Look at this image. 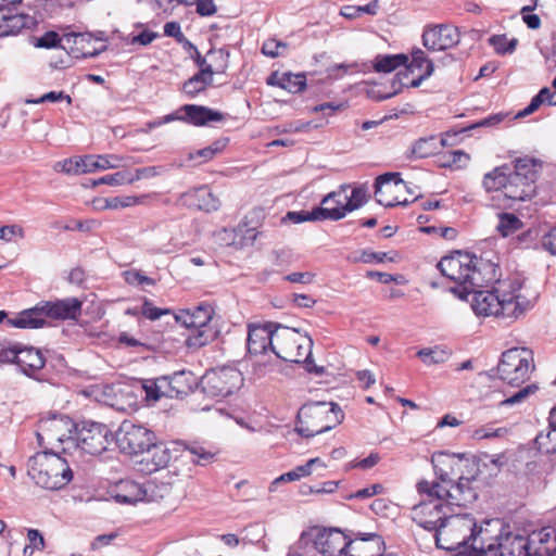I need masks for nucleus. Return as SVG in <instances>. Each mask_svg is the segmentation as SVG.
Listing matches in <instances>:
<instances>
[{
    "label": "nucleus",
    "mask_w": 556,
    "mask_h": 556,
    "mask_svg": "<svg viewBox=\"0 0 556 556\" xmlns=\"http://www.w3.org/2000/svg\"><path fill=\"white\" fill-rule=\"evenodd\" d=\"M438 462L451 466L452 473L458 476V482L448 472H440V481L422 480L417 483V491L421 497L420 502L412 507L410 517L414 522L428 531L438 532V528L453 510V506H466L477 497L476 492L469 486L475 475L464 476V469L480 471V467L493 465L496 469V459L485 457L484 459L468 458L460 455L440 454Z\"/></svg>",
    "instance_id": "f257e3e1"
},
{
    "label": "nucleus",
    "mask_w": 556,
    "mask_h": 556,
    "mask_svg": "<svg viewBox=\"0 0 556 556\" xmlns=\"http://www.w3.org/2000/svg\"><path fill=\"white\" fill-rule=\"evenodd\" d=\"M458 298L470 301L477 316H494L509 323L517 320L532 308L534 298H529L522 282L517 279L497 281L492 290L459 292Z\"/></svg>",
    "instance_id": "f03ea898"
},
{
    "label": "nucleus",
    "mask_w": 556,
    "mask_h": 556,
    "mask_svg": "<svg viewBox=\"0 0 556 556\" xmlns=\"http://www.w3.org/2000/svg\"><path fill=\"white\" fill-rule=\"evenodd\" d=\"M539 164L534 159L520 157L515 161L514 170L505 164L484 174L482 187L486 192H496L493 205L511 207L517 201L531 199L535 193Z\"/></svg>",
    "instance_id": "7ed1b4c3"
},
{
    "label": "nucleus",
    "mask_w": 556,
    "mask_h": 556,
    "mask_svg": "<svg viewBox=\"0 0 556 556\" xmlns=\"http://www.w3.org/2000/svg\"><path fill=\"white\" fill-rule=\"evenodd\" d=\"M438 268L444 277L462 287V290L451 289L457 296L459 292L482 288L495 278L494 264L459 251L441 258Z\"/></svg>",
    "instance_id": "20e7f679"
},
{
    "label": "nucleus",
    "mask_w": 556,
    "mask_h": 556,
    "mask_svg": "<svg viewBox=\"0 0 556 556\" xmlns=\"http://www.w3.org/2000/svg\"><path fill=\"white\" fill-rule=\"evenodd\" d=\"M27 475L40 488L54 491L66 486L73 479V471L60 455L40 452L28 459Z\"/></svg>",
    "instance_id": "39448f33"
},
{
    "label": "nucleus",
    "mask_w": 556,
    "mask_h": 556,
    "mask_svg": "<svg viewBox=\"0 0 556 556\" xmlns=\"http://www.w3.org/2000/svg\"><path fill=\"white\" fill-rule=\"evenodd\" d=\"M475 529V518L469 514L447 515L438 532L434 534L438 547L454 551L455 556H460L466 547H469L472 531Z\"/></svg>",
    "instance_id": "423d86ee"
},
{
    "label": "nucleus",
    "mask_w": 556,
    "mask_h": 556,
    "mask_svg": "<svg viewBox=\"0 0 556 556\" xmlns=\"http://www.w3.org/2000/svg\"><path fill=\"white\" fill-rule=\"evenodd\" d=\"M313 349L311 338H303L302 334L289 327L276 326L274 334L273 353L285 362L306 363V370L313 372V365L309 362Z\"/></svg>",
    "instance_id": "0eeeda50"
},
{
    "label": "nucleus",
    "mask_w": 556,
    "mask_h": 556,
    "mask_svg": "<svg viewBox=\"0 0 556 556\" xmlns=\"http://www.w3.org/2000/svg\"><path fill=\"white\" fill-rule=\"evenodd\" d=\"M367 200L366 190L341 186L338 190L327 194L319 207H315V220H339L348 213L359 208Z\"/></svg>",
    "instance_id": "6e6552de"
},
{
    "label": "nucleus",
    "mask_w": 556,
    "mask_h": 556,
    "mask_svg": "<svg viewBox=\"0 0 556 556\" xmlns=\"http://www.w3.org/2000/svg\"><path fill=\"white\" fill-rule=\"evenodd\" d=\"M214 315V308L208 303H200L193 308L182 309L175 315L177 323L181 324L192 333L186 339L190 349H199L206 345L212 339V331L208 327Z\"/></svg>",
    "instance_id": "1a4fd4ad"
},
{
    "label": "nucleus",
    "mask_w": 556,
    "mask_h": 556,
    "mask_svg": "<svg viewBox=\"0 0 556 556\" xmlns=\"http://www.w3.org/2000/svg\"><path fill=\"white\" fill-rule=\"evenodd\" d=\"M534 370L532 352L525 348H513L502 354L497 365L498 378L511 387H520Z\"/></svg>",
    "instance_id": "9d476101"
},
{
    "label": "nucleus",
    "mask_w": 556,
    "mask_h": 556,
    "mask_svg": "<svg viewBox=\"0 0 556 556\" xmlns=\"http://www.w3.org/2000/svg\"><path fill=\"white\" fill-rule=\"evenodd\" d=\"M504 526L500 519H490L477 525L470 539L469 547L460 552V556H493L497 548Z\"/></svg>",
    "instance_id": "9b49d317"
},
{
    "label": "nucleus",
    "mask_w": 556,
    "mask_h": 556,
    "mask_svg": "<svg viewBox=\"0 0 556 556\" xmlns=\"http://www.w3.org/2000/svg\"><path fill=\"white\" fill-rule=\"evenodd\" d=\"M241 371L233 367H222L208 370L202 378L203 392L210 396H228L243 384Z\"/></svg>",
    "instance_id": "f8f14e48"
},
{
    "label": "nucleus",
    "mask_w": 556,
    "mask_h": 556,
    "mask_svg": "<svg viewBox=\"0 0 556 556\" xmlns=\"http://www.w3.org/2000/svg\"><path fill=\"white\" fill-rule=\"evenodd\" d=\"M122 160L115 154L74 156L55 163L54 170L68 175L90 174L97 170L118 168Z\"/></svg>",
    "instance_id": "ddd939ff"
},
{
    "label": "nucleus",
    "mask_w": 556,
    "mask_h": 556,
    "mask_svg": "<svg viewBox=\"0 0 556 556\" xmlns=\"http://www.w3.org/2000/svg\"><path fill=\"white\" fill-rule=\"evenodd\" d=\"M115 440L122 452L129 455L143 454L153 444L155 435L146 427L125 420L116 431Z\"/></svg>",
    "instance_id": "4468645a"
},
{
    "label": "nucleus",
    "mask_w": 556,
    "mask_h": 556,
    "mask_svg": "<svg viewBox=\"0 0 556 556\" xmlns=\"http://www.w3.org/2000/svg\"><path fill=\"white\" fill-rule=\"evenodd\" d=\"M76 429V425L70 417L53 415L40 421L37 431L38 443L43 445L45 441H47L48 444H53L54 442L74 444Z\"/></svg>",
    "instance_id": "2eb2a0df"
},
{
    "label": "nucleus",
    "mask_w": 556,
    "mask_h": 556,
    "mask_svg": "<svg viewBox=\"0 0 556 556\" xmlns=\"http://www.w3.org/2000/svg\"><path fill=\"white\" fill-rule=\"evenodd\" d=\"M109 442V431L102 424L85 422L75 431L74 445L90 455L104 452Z\"/></svg>",
    "instance_id": "dca6fc26"
},
{
    "label": "nucleus",
    "mask_w": 556,
    "mask_h": 556,
    "mask_svg": "<svg viewBox=\"0 0 556 556\" xmlns=\"http://www.w3.org/2000/svg\"><path fill=\"white\" fill-rule=\"evenodd\" d=\"M62 48L76 59L94 58L106 50L101 38L90 33H70L63 36Z\"/></svg>",
    "instance_id": "f3484780"
},
{
    "label": "nucleus",
    "mask_w": 556,
    "mask_h": 556,
    "mask_svg": "<svg viewBox=\"0 0 556 556\" xmlns=\"http://www.w3.org/2000/svg\"><path fill=\"white\" fill-rule=\"evenodd\" d=\"M348 536L339 528L315 526V551L320 556H342Z\"/></svg>",
    "instance_id": "a211bd4d"
},
{
    "label": "nucleus",
    "mask_w": 556,
    "mask_h": 556,
    "mask_svg": "<svg viewBox=\"0 0 556 556\" xmlns=\"http://www.w3.org/2000/svg\"><path fill=\"white\" fill-rule=\"evenodd\" d=\"M405 182L399 177V174L388 173L380 175L376 179L375 195L379 204L391 207L395 205H407L408 201L391 198L394 193L404 189Z\"/></svg>",
    "instance_id": "6ab92c4d"
},
{
    "label": "nucleus",
    "mask_w": 556,
    "mask_h": 556,
    "mask_svg": "<svg viewBox=\"0 0 556 556\" xmlns=\"http://www.w3.org/2000/svg\"><path fill=\"white\" fill-rule=\"evenodd\" d=\"M181 111L185 112L184 117L169 114L159 122L151 123L150 127L161 126L162 124L174 119H181L194 126H204L208 123L222 122L224 119L223 113L203 105L186 104L181 108Z\"/></svg>",
    "instance_id": "aec40b11"
},
{
    "label": "nucleus",
    "mask_w": 556,
    "mask_h": 556,
    "mask_svg": "<svg viewBox=\"0 0 556 556\" xmlns=\"http://www.w3.org/2000/svg\"><path fill=\"white\" fill-rule=\"evenodd\" d=\"M460 41L458 29L452 25H437L427 28L422 35L424 46L428 50L441 51L453 48Z\"/></svg>",
    "instance_id": "412c9836"
},
{
    "label": "nucleus",
    "mask_w": 556,
    "mask_h": 556,
    "mask_svg": "<svg viewBox=\"0 0 556 556\" xmlns=\"http://www.w3.org/2000/svg\"><path fill=\"white\" fill-rule=\"evenodd\" d=\"M276 326L274 324L249 326L247 346L250 355L266 354L268 350L273 352Z\"/></svg>",
    "instance_id": "4be33fe9"
},
{
    "label": "nucleus",
    "mask_w": 556,
    "mask_h": 556,
    "mask_svg": "<svg viewBox=\"0 0 556 556\" xmlns=\"http://www.w3.org/2000/svg\"><path fill=\"white\" fill-rule=\"evenodd\" d=\"M344 419V413L334 402L315 401V434L336 428Z\"/></svg>",
    "instance_id": "5701e85b"
},
{
    "label": "nucleus",
    "mask_w": 556,
    "mask_h": 556,
    "mask_svg": "<svg viewBox=\"0 0 556 556\" xmlns=\"http://www.w3.org/2000/svg\"><path fill=\"white\" fill-rule=\"evenodd\" d=\"M150 250L155 254H170L177 252L170 220H163L151 228L149 238Z\"/></svg>",
    "instance_id": "b1692460"
},
{
    "label": "nucleus",
    "mask_w": 556,
    "mask_h": 556,
    "mask_svg": "<svg viewBox=\"0 0 556 556\" xmlns=\"http://www.w3.org/2000/svg\"><path fill=\"white\" fill-rule=\"evenodd\" d=\"M180 202L186 206L205 212L217 211L220 206L219 199L215 197L206 186L194 188L182 193L180 195Z\"/></svg>",
    "instance_id": "393cba45"
},
{
    "label": "nucleus",
    "mask_w": 556,
    "mask_h": 556,
    "mask_svg": "<svg viewBox=\"0 0 556 556\" xmlns=\"http://www.w3.org/2000/svg\"><path fill=\"white\" fill-rule=\"evenodd\" d=\"M532 556H556V528L544 527L529 536Z\"/></svg>",
    "instance_id": "a878e982"
},
{
    "label": "nucleus",
    "mask_w": 556,
    "mask_h": 556,
    "mask_svg": "<svg viewBox=\"0 0 556 556\" xmlns=\"http://www.w3.org/2000/svg\"><path fill=\"white\" fill-rule=\"evenodd\" d=\"M382 541L377 534L356 536L346 540L343 556H378L381 552Z\"/></svg>",
    "instance_id": "bb28decb"
},
{
    "label": "nucleus",
    "mask_w": 556,
    "mask_h": 556,
    "mask_svg": "<svg viewBox=\"0 0 556 556\" xmlns=\"http://www.w3.org/2000/svg\"><path fill=\"white\" fill-rule=\"evenodd\" d=\"M493 556H532L528 536L504 532Z\"/></svg>",
    "instance_id": "cd10ccee"
},
{
    "label": "nucleus",
    "mask_w": 556,
    "mask_h": 556,
    "mask_svg": "<svg viewBox=\"0 0 556 556\" xmlns=\"http://www.w3.org/2000/svg\"><path fill=\"white\" fill-rule=\"evenodd\" d=\"M46 318L77 319L81 312V302L76 298H67L55 302H41Z\"/></svg>",
    "instance_id": "c85d7f7f"
},
{
    "label": "nucleus",
    "mask_w": 556,
    "mask_h": 556,
    "mask_svg": "<svg viewBox=\"0 0 556 556\" xmlns=\"http://www.w3.org/2000/svg\"><path fill=\"white\" fill-rule=\"evenodd\" d=\"M166 379L165 396L182 397L192 392L197 386V377L187 370L174 372L172 376H164Z\"/></svg>",
    "instance_id": "c756f323"
},
{
    "label": "nucleus",
    "mask_w": 556,
    "mask_h": 556,
    "mask_svg": "<svg viewBox=\"0 0 556 556\" xmlns=\"http://www.w3.org/2000/svg\"><path fill=\"white\" fill-rule=\"evenodd\" d=\"M433 63L429 60L426 53L421 49H416L412 52V61L409 66L405 70L404 73H399L397 77L400 79L401 85H405L401 76L407 77V72L414 73L415 70L424 71L418 77L414 78L407 86L417 88L421 85V83L430 77L433 73Z\"/></svg>",
    "instance_id": "7c9ffc66"
},
{
    "label": "nucleus",
    "mask_w": 556,
    "mask_h": 556,
    "mask_svg": "<svg viewBox=\"0 0 556 556\" xmlns=\"http://www.w3.org/2000/svg\"><path fill=\"white\" fill-rule=\"evenodd\" d=\"M177 251L193 244L199 237L198 224L193 219H172Z\"/></svg>",
    "instance_id": "2f4dec72"
},
{
    "label": "nucleus",
    "mask_w": 556,
    "mask_h": 556,
    "mask_svg": "<svg viewBox=\"0 0 556 556\" xmlns=\"http://www.w3.org/2000/svg\"><path fill=\"white\" fill-rule=\"evenodd\" d=\"M8 325L21 329H36L46 325V315L42 303H38L35 307L24 309L15 317L8 319Z\"/></svg>",
    "instance_id": "473e14b6"
},
{
    "label": "nucleus",
    "mask_w": 556,
    "mask_h": 556,
    "mask_svg": "<svg viewBox=\"0 0 556 556\" xmlns=\"http://www.w3.org/2000/svg\"><path fill=\"white\" fill-rule=\"evenodd\" d=\"M142 455L141 464H144L147 472H153L166 467L172 459V454L166 445L156 443L155 440H153L151 447L146 450Z\"/></svg>",
    "instance_id": "72a5a7b5"
},
{
    "label": "nucleus",
    "mask_w": 556,
    "mask_h": 556,
    "mask_svg": "<svg viewBox=\"0 0 556 556\" xmlns=\"http://www.w3.org/2000/svg\"><path fill=\"white\" fill-rule=\"evenodd\" d=\"M226 68V63L219 64L216 70H211L208 66L205 67L204 71H200L184 84V92L188 97L194 98L200 92L204 91L206 87L213 83V75L215 73H224Z\"/></svg>",
    "instance_id": "f704fd0d"
},
{
    "label": "nucleus",
    "mask_w": 556,
    "mask_h": 556,
    "mask_svg": "<svg viewBox=\"0 0 556 556\" xmlns=\"http://www.w3.org/2000/svg\"><path fill=\"white\" fill-rule=\"evenodd\" d=\"M267 84L279 86L292 93H298L305 88L306 77L304 74L283 73L279 75L278 73H274L268 77Z\"/></svg>",
    "instance_id": "c9c22d12"
},
{
    "label": "nucleus",
    "mask_w": 556,
    "mask_h": 556,
    "mask_svg": "<svg viewBox=\"0 0 556 556\" xmlns=\"http://www.w3.org/2000/svg\"><path fill=\"white\" fill-rule=\"evenodd\" d=\"M45 363L46 361L39 350L34 348L20 349L17 366L25 375L31 376L41 369Z\"/></svg>",
    "instance_id": "e433bc0d"
},
{
    "label": "nucleus",
    "mask_w": 556,
    "mask_h": 556,
    "mask_svg": "<svg viewBox=\"0 0 556 556\" xmlns=\"http://www.w3.org/2000/svg\"><path fill=\"white\" fill-rule=\"evenodd\" d=\"M30 18L24 14L7 15L0 11V38L18 34L28 27Z\"/></svg>",
    "instance_id": "4c0bfd02"
},
{
    "label": "nucleus",
    "mask_w": 556,
    "mask_h": 556,
    "mask_svg": "<svg viewBox=\"0 0 556 556\" xmlns=\"http://www.w3.org/2000/svg\"><path fill=\"white\" fill-rule=\"evenodd\" d=\"M346 108L345 103L326 102L315 105V128L326 127L331 118Z\"/></svg>",
    "instance_id": "58836bf2"
},
{
    "label": "nucleus",
    "mask_w": 556,
    "mask_h": 556,
    "mask_svg": "<svg viewBox=\"0 0 556 556\" xmlns=\"http://www.w3.org/2000/svg\"><path fill=\"white\" fill-rule=\"evenodd\" d=\"M408 58L405 54L378 55L375 60V71L390 73L402 65H406Z\"/></svg>",
    "instance_id": "ea45409f"
},
{
    "label": "nucleus",
    "mask_w": 556,
    "mask_h": 556,
    "mask_svg": "<svg viewBox=\"0 0 556 556\" xmlns=\"http://www.w3.org/2000/svg\"><path fill=\"white\" fill-rule=\"evenodd\" d=\"M522 226V222L516 215L510 213L498 214V223L496 225V230L503 237L514 235L516 231L521 229Z\"/></svg>",
    "instance_id": "a19ab883"
},
{
    "label": "nucleus",
    "mask_w": 556,
    "mask_h": 556,
    "mask_svg": "<svg viewBox=\"0 0 556 556\" xmlns=\"http://www.w3.org/2000/svg\"><path fill=\"white\" fill-rule=\"evenodd\" d=\"M538 386L534 383L527 384L510 395H506L504 400L500 402L501 407H511L520 405L526 402L529 396L533 395L538 391Z\"/></svg>",
    "instance_id": "79ce46f5"
},
{
    "label": "nucleus",
    "mask_w": 556,
    "mask_h": 556,
    "mask_svg": "<svg viewBox=\"0 0 556 556\" xmlns=\"http://www.w3.org/2000/svg\"><path fill=\"white\" fill-rule=\"evenodd\" d=\"M417 355L426 365H433L446 362L450 354L445 349L434 346L431 349H421L418 351Z\"/></svg>",
    "instance_id": "37998d69"
},
{
    "label": "nucleus",
    "mask_w": 556,
    "mask_h": 556,
    "mask_svg": "<svg viewBox=\"0 0 556 556\" xmlns=\"http://www.w3.org/2000/svg\"><path fill=\"white\" fill-rule=\"evenodd\" d=\"M438 143L435 137L420 138L412 147V154L415 157H428L435 153Z\"/></svg>",
    "instance_id": "c03bdc74"
},
{
    "label": "nucleus",
    "mask_w": 556,
    "mask_h": 556,
    "mask_svg": "<svg viewBox=\"0 0 556 556\" xmlns=\"http://www.w3.org/2000/svg\"><path fill=\"white\" fill-rule=\"evenodd\" d=\"M538 448L546 454L556 453V429L547 428L535 438Z\"/></svg>",
    "instance_id": "a18cd8bd"
},
{
    "label": "nucleus",
    "mask_w": 556,
    "mask_h": 556,
    "mask_svg": "<svg viewBox=\"0 0 556 556\" xmlns=\"http://www.w3.org/2000/svg\"><path fill=\"white\" fill-rule=\"evenodd\" d=\"M189 46H190L191 49L194 50V52L197 54L195 62L199 65L200 71H204L205 67H207V66L211 70H216L218 67V66L214 67L212 62H207V59H210L211 61H213V60H220L222 64H224V63L227 64L228 53L224 52L223 50L210 51L207 53L206 58H202L200 52L198 51V49L194 46H192L191 43H189Z\"/></svg>",
    "instance_id": "49530a36"
},
{
    "label": "nucleus",
    "mask_w": 556,
    "mask_h": 556,
    "mask_svg": "<svg viewBox=\"0 0 556 556\" xmlns=\"http://www.w3.org/2000/svg\"><path fill=\"white\" fill-rule=\"evenodd\" d=\"M339 375V368L332 364L327 366H318L315 364V383L331 384L337 381Z\"/></svg>",
    "instance_id": "de8ad7c7"
},
{
    "label": "nucleus",
    "mask_w": 556,
    "mask_h": 556,
    "mask_svg": "<svg viewBox=\"0 0 556 556\" xmlns=\"http://www.w3.org/2000/svg\"><path fill=\"white\" fill-rule=\"evenodd\" d=\"M142 387L146 391V397L152 401L160 400L162 396H165V392H167L164 376L155 380H149Z\"/></svg>",
    "instance_id": "09e8293b"
},
{
    "label": "nucleus",
    "mask_w": 556,
    "mask_h": 556,
    "mask_svg": "<svg viewBox=\"0 0 556 556\" xmlns=\"http://www.w3.org/2000/svg\"><path fill=\"white\" fill-rule=\"evenodd\" d=\"M124 280L132 287L155 286V279L146 276L141 270L131 268L123 273Z\"/></svg>",
    "instance_id": "8fccbe9b"
},
{
    "label": "nucleus",
    "mask_w": 556,
    "mask_h": 556,
    "mask_svg": "<svg viewBox=\"0 0 556 556\" xmlns=\"http://www.w3.org/2000/svg\"><path fill=\"white\" fill-rule=\"evenodd\" d=\"M125 184H131L130 172L123 170L114 174L105 175L99 179L93 180L92 185H110V186H121Z\"/></svg>",
    "instance_id": "3c124183"
},
{
    "label": "nucleus",
    "mask_w": 556,
    "mask_h": 556,
    "mask_svg": "<svg viewBox=\"0 0 556 556\" xmlns=\"http://www.w3.org/2000/svg\"><path fill=\"white\" fill-rule=\"evenodd\" d=\"M187 451L192 455V462L201 466L212 463L215 457L213 452L200 444H192Z\"/></svg>",
    "instance_id": "603ef678"
},
{
    "label": "nucleus",
    "mask_w": 556,
    "mask_h": 556,
    "mask_svg": "<svg viewBox=\"0 0 556 556\" xmlns=\"http://www.w3.org/2000/svg\"><path fill=\"white\" fill-rule=\"evenodd\" d=\"M489 41L498 54L513 53L517 46V39H508L506 36H492Z\"/></svg>",
    "instance_id": "864d4df0"
},
{
    "label": "nucleus",
    "mask_w": 556,
    "mask_h": 556,
    "mask_svg": "<svg viewBox=\"0 0 556 556\" xmlns=\"http://www.w3.org/2000/svg\"><path fill=\"white\" fill-rule=\"evenodd\" d=\"M287 51L288 45L275 38L267 39L262 46L263 54L269 58L282 56Z\"/></svg>",
    "instance_id": "5fc2aeb1"
},
{
    "label": "nucleus",
    "mask_w": 556,
    "mask_h": 556,
    "mask_svg": "<svg viewBox=\"0 0 556 556\" xmlns=\"http://www.w3.org/2000/svg\"><path fill=\"white\" fill-rule=\"evenodd\" d=\"M101 203H104L103 207H110L111 210L122 208V207H129L137 205L141 203L140 198L134 197V195H127V197H114L109 198L105 201H100Z\"/></svg>",
    "instance_id": "6e6d98bb"
},
{
    "label": "nucleus",
    "mask_w": 556,
    "mask_h": 556,
    "mask_svg": "<svg viewBox=\"0 0 556 556\" xmlns=\"http://www.w3.org/2000/svg\"><path fill=\"white\" fill-rule=\"evenodd\" d=\"M172 311L169 308H160L153 305V303L149 299H144L142 306L140 308V314H142L147 319L157 320L164 315H169Z\"/></svg>",
    "instance_id": "4d7b16f0"
},
{
    "label": "nucleus",
    "mask_w": 556,
    "mask_h": 556,
    "mask_svg": "<svg viewBox=\"0 0 556 556\" xmlns=\"http://www.w3.org/2000/svg\"><path fill=\"white\" fill-rule=\"evenodd\" d=\"M444 166L462 168L466 166L469 161V155L462 150H454L447 152L444 156Z\"/></svg>",
    "instance_id": "13d9d810"
},
{
    "label": "nucleus",
    "mask_w": 556,
    "mask_h": 556,
    "mask_svg": "<svg viewBox=\"0 0 556 556\" xmlns=\"http://www.w3.org/2000/svg\"><path fill=\"white\" fill-rule=\"evenodd\" d=\"M309 414H311L309 405H303L298 413V422H296L295 431L304 438H311L313 434L309 427L304 426V421H303V418H308Z\"/></svg>",
    "instance_id": "bf43d9fd"
},
{
    "label": "nucleus",
    "mask_w": 556,
    "mask_h": 556,
    "mask_svg": "<svg viewBox=\"0 0 556 556\" xmlns=\"http://www.w3.org/2000/svg\"><path fill=\"white\" fill-rule=\"evenodd\" d=\"M163 172V167L161 166H147L137 168L135 173H130L131 184L141 180L149 179L159 176Z\"/></svg>",
    "instance_id": "052dcab7"
},
{
    "label": "nucleus",
    "mask_w": 556,
    "mask_h": 556,
    "mask_svg": "<svg viewBox=\"0 0 556 556\" xmlns=\"http://www.w3.org/2000/svg\"><path fill=\"white\" fill-rule=\"evenodd\" d=\"M224 147L225 143L216 141L210 147L198 150L194 154L190 153V160H193L194 157H202L204 161H208L213 159L218 152H220Z\"/></svg>",
    "instance_id": "680f3d73"
},
{
    "label": "nucleus",
    "mask_w": 556,
    "mask_h": 556,
    "mask_svg": "<svg viewBox=\"0 0 556 556\" xmlns=\"http://www.w3.org/2000/svg\"><path fill=\"white\" fill-rule=\"evenodd\" d=\"M63 37L60 38L55 31H47L40 38H38L36 46L39 48H55L59 45L62 47Z\"/></svg>",
    "instance_id": "e2e57ef3"
},
{
    "label": "nucleus",
    "mask_w": 556,
    "mask_h": 556,
    "mask_svg": "<svg viewBox=\"0 0 556 556\" xmlns=\"http://www.w3.org/2000/svg\"><path fill=\"white\" fill-rule=\"evenodd\" d=\"M312 543V534L304 531L301 534L299 542L289 549L287 556H304L303 551Z\"/></svg>",
    "instance_id": "0e129e2a"
},
{
    "label": "nucleus",
    "mask_w": 556,
    "mask_h": 556,
    "mask_svg": "<svg viewBox=\"0 0 556 556\" xmlns=\"http://www.w3.org/2000/svg\"><path fill=\"white\" fill-rule=\"evenodd\" d=\"M548 93V88L545 87V88H542L540 90V92L532 98L530 104L521 112H519L517 114V117H522V116H526V115H529L531 113H533L534 111H536L540 105L542 103H544V94H547Z\"/></svg>",
    "instance_id": "69168bd1"
},
{
    "label": "nucleus",
    "mask_w": 556,
    "mask_h": 556,
    "mask_svg": "<svg viewBox=\"0 0 556 556\" xmlns=\"http://www.w3.org/2000/svg\"><path fill=\"white\" fill-rule=\"evenodd\" d=\"M548 93V88L545 87V88H542L540 90V92L532 98L530 104L521 112H519L517 114V117H522V116H526V115H529L531 113H533L534 111H536L540 105L542 103H544V94H547Z\"/></svg>",
    "instance_id": "338daca9"
},
{
    "label": "nucleus",
    "mask_w": 556,
    "mask_h": 556,
    "mask_svg": "<svg viewBox=\"0 0 556 556\" xmlns=\"http://www.w3.org/2000/svg\"><path fill=\"white\" fill-rule=\"evenodd\" d=\"M548 93V88L545 87V88H542L540 90V92L532 98L530 104L521 112H519L517 114V117H522V116H526V115H529L531 113H533L534 111H536L540 105L542 103H544V94H547Z\"/></svg>",
    "instance_id": "774afa93"
}]
</instances>
